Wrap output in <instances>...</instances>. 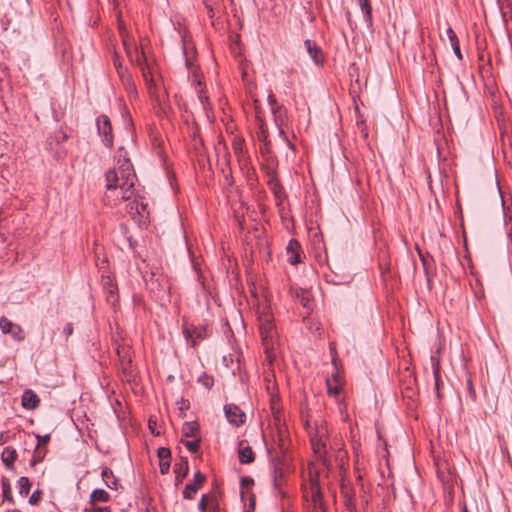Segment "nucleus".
<instances>
[{
	"label": "nucleus",
	"mask_w": 512,
	"mask_h": 512,
	"mask_svg": "<svg viewBox=\"0 0 512 512\" xmlns=\"http://www.w3.org/2000/svg\"><path fill=\"white\" fill-rule=\"evenodd\" d=\"M203 5L207 9V15L209 18L214 17V6L217 4V0H202Z\"/></svg>",
	"instance_id": "49530a36"
},
{
	"label": "nucleus",
	"mask_w": 512,
	"mask_h": 512,
	"mask_svg": "<svg viewBox=\"0 0 512 512\" xmlns=\"http://www.w3.org/2000/svg\"><path fill=\"white\" fill-rule=\"evenodd\" d=\"M181 442L186 446V448L191 453H197L199 451V448H200L201 438L198 437V438H195V440H192V441L181 440Z\"/></svg>",
	"instance_id": "a19ab883"
},
{
	"label": "nucleus",
	"mask_w": 512,
	"mask_h": 512,
	"mask_svg": "<svg viewBox=\"0 0 512 512\" xmlns=\"http://www.w3.org/2000/svg\"><path fill=\"white\" fill-rule=\"evenodd\" d=\"M271 408H272V411H273V416H274L275 424H279L281 422V413H280L279 409H275L274 406H272Z\"/></svg>",
	"instance_id": "0e129e2a"
},
{
	"label": "nucleus",
	"mask_w": 512,
	"mask_h": 512,
	"mask_svg": "<svg viewBox=\"0 0 512 512\" xmlns=\"http://www.w3.org/2000/svg\"><path fill=\"white\" fill-rule=\"evenodd\" d=\"M447 35L450 40V44L453 48L454 54L457 56L459 60H462V54L460 50L459 40L452 28L447 29Z\"/></svg>",
	"instance_id": "c85d7f7f"
},
{
	"label": "nucleus",
	"mask_w": 512,
	"mask_h": 512,
	"mask_svg": "<svg viewBox=\"0 0 512 512\" xmlns=\"http://www.w3.org/2000/svg\"><path fill=\"white\" fill-rule=\"evenodd\" d=\"M17 483H18L19 493L22 496H27L29 494L30 488H31V482H30L29 478L26 476H22L19 478Z\"/></svg>",
	"instance_id": "473e14b6"
},
{
	"label": "nucleus",
	"mask_w": 512,
	"mask_h": 512,
	"mask_svg": "<svg viewBox=\"0 0 512 512\" xmlns=\"http://www.w3.org/2000/svg\"><path fill=\"white\" fill-rule=\"evenodd\" d=\"M0 329L4 334H10L16 342H22L25 339V332L23 328L13 323L6 316L0 318Z\"/></svg>",
	"instance_id": "0eeeda50"
},
{
	"label": "nucleus",
	"mask_w": 512,
	"mask_h": 512,
	"mask_svg": "<svg viewBox=\"0 0 512 512\" xmlns=\"http://www.w3.org/2000/svg\"><path fill=\"white\" fill-rule=\"evenodd\" d=\"M96 126L99 136L102 138L103 144L111 148L113 146V128L109 117L101 114L96 119Z\"/></svg>",
	"instance_id": "423d86ee"
},
{
	"label": "nucleus",
	"mask_w": 512,
	"mask_h": 512,
	"mask_svg": "<svg viewBox=\"0 0 512 512\" xmlns=\"http://www.w3.org/2000/svg\"><path fill=\"white\" fill-rule=\"evenodd\" d=\"M276 167V159H271V161H267V164L262 165L261 169L265 173L267 179H278Z\"/></svg>",
	"instance_id": "cd10ccee"
},
{
	"label": "nucleus",
	"mask_w": 512,
	"mask_h": 512,
	"mask_svg": "<svg viewBox=\"0 0 512 512\" xmlns=\"http://www.w3.org/2000/svg\"><path fill=\"white\" fill-rule=\"evenodd\" d=\"M358 4L362 10L364 21L369 30H373L372 6L370 0H358Z\"/></svg>",
	"instance_id": "412c9836"
},
{
	"label": "nucleus",
	"mask_w": 512,
	"mask_h": 512,
	"mask_svg": "<svg viewBox=\"0 0 512 512\" xmlns=\"http://www.w3.org/2000/svg\"><path fill=\"white\" fill-rule=\"evenodd\" d=\"M174 473L176 474L175 482L176 485L181 483L183 479L188 475L189 465L188 460L185 457H181L179 462L174 464Z\"/></svg>",
	"instance_id": "f3484780"
},
{
	"label": "nucleus",
	"mask_w": 512,
	"mask_h": 512,
	"mask_svg": "<svg viewBox=\"0 0 512 512\" xmlns=\"http://www.w3.org/2000/svg\"><path fill=\"white\" fill-rule=\"evenodd\" d=\"M40 404V398L32 390H26L22 395V406L28 410L36 409Z\"/></svg>",
	"instance_id": "a211bd4d"
},
{
	"label": "nucleus",
	"mask_w": 512,
	"mask_h": 512,
	"mask_svg": "<svg viewBox=\"0 0 512 512\" xmlns=\"http://www.w3.org/2000/svg\"><path fill=\"white\" fill-rule=\"evenodd\" d=\"M200 432V426L198 422L191 421L185 422L182 427V434L184 437L198 438Z\"/></svg>",
	"instance_id": "5701e85b"
},
{
	"label": "nucleus",
	"mask_w": 512,
	"mask_h": 512,
	"mask_svg": "<svg viewBox=\"0 0 512 512\" xmlns=\"http://www.w3.org/2000/svg\"><path fill=\"white\" fill-rule=\"evenodd\" d=\"M291 296L310 313L313 310V299L310 291L306 289L291 288Z\"/></svg>",
	"instance_id": "9d476101"
},
{
	"label": "nucleus",
	"mask_w": 512,
	"mask_h": 512,
	"mask_svg": "<svg viewBox=\"0 0 512 512\" xmlns=\"http://www.w3.org/2000/svg\"><path fill=\"white\" fill-rule=\"evenodd\" d=\"M215 498H216V495L213 493L203 494L198 503V509L201 512H207L211 505L212 499H215Z\"/></svg>",
	"instance_id": "2f4dec72"
},
{
	"label": "nucleus",
	"mask_w": 512,
	"mask_h": 512,
	"mask_svg": "<svg viewBox=\"0 0 512 512\" xmlns=\"http://www.w3.org/2000/svg\"><path fill=\"white\" fill-rule=\"evenodd\" d=\"M222 172L224 174L225 184L229 187L233 186L234 180L232 177V172H231L230 167L228 166V172H226L224 168L222 169Z\"/></svg>",
	"instance_id": "603ef678"
},
{
	"label": "nucleus",
	"mask_w": 512,
	"mask_h": 512,
	"mask_svg": "<svg viewBox=\"0 0 512 512\" xmlns=\"http://www.w3.org/2000/svg\"><path fill=\"white\" fill-rule=\"evenodd\" d=\"M113 63H114V66L119 75H121V72L126 70L125 68L122 67V64L120 63V60H119V55L116 52L114 53V56H113Z\"/></svg>",
	"instance_id": "6e6d98bb"
},
{
	"label": "nucleus",
	"mask_w": 512,
	"mask_h": 512,
	"mask_svg": "<svg viewBox=\"0 0 512 512\" xmlns=\"http://www.w3.org/2000/svg\"><path fill=\"white\" fill-rule=\"evenodd\" d=\"M253 485H254V480H253V478H251L249 476L242 477L240 479L241 496H242V498H244V495H245L246 492H249L251 490Z\"/></svg>",
	"instance_id": "e433bc0d"
},
{
	"label": "nucleus",
	"mask_w": 512,
	"mask_h": 512,
	"mask_svg": "<svg viewBox=\"0 0 512 512\" xmlns=\"http://www.w3.org/2000/svg\"><path fill=\"white\" fill-rule=\"evenodd\" d=\"M120 34L122 36L123 44L126 47L127 52L130 54L128 44H127V36L124 27L120 24L119 25Z\"/></svg>",
	"instance_id": "680f3d73"
},
{
	"label": "nucleus",
	"mask_w": 512,
	"mask_h": 512,
	"mask_svg": "<svg viewBox=\"0 0 512 512\" xmlns=\"http://www.w3.org/2000/svg\"><path fill=\"white\" fill-rule=\"evenodd\" d=\"M259 122H260V124H259V131L257 132V139L260 142L269 141L268 140L269 132H268V128H267L265 122L263 120H261Z\"/></svg>",
	"instance_id": "ea45409f"
},
{
	"label": "nucleus",
	"mask_w": 512,
	"mask_h": 512,
	"mask_svg": "<svg viewBox=\"0 0 512 512\" xmlns=\"http://www.w3.org/2000/svg\"><path fill=\"white\" fill-rule=\"evenodd\" d=\"M110 500V495L104 489H94L89 498V502L92 505H95L98 502H108Z\"/></svg>",
	"instance_id": "393cba45"
},
{
	"label": "nucleus",
	"mask_w": 512,
	"mask_h": 512,
	"mask_svg": "<svg viewBox=\"0 0 512 512\" xmlns=\"http://www.w3.org/2000/svg\"><path fill=\"white\" fill-rule=\"evenodd\" d=\"M282 478H283V471H282V469L280 467H278V466H275V468H274V475H273V481H274V486L275 487H279L280 486Z\"/></svg>",
	"instance_id": "09e8293b"
},
{
	"label": "nucleus",
	"mask_w": 512,
	"mask_h": 512,
	"mask_svg": "<svg viewBox=\"0 0 512 512\" xmlns=\"http://www.w3.org/2000/svg\"><path fill=\"white\" fill-rule=\"evenodd\" d=\"M305 48L314 61L315 64L319 65L323 63V52L322 49L312 40L307 39L304 42Z\"/></svg>",
	"instance_id": "2eb2a0df"
},
{
	"label": "nucleus",
	"mask_w": 512,
	"mask_h": 512,
	"mask_svg": "<svg viewBox=\"0 0 512 512\" xmlns=\"http://www.w3.org/2000/svg\"><path fill=\"white\" fill-rule=\"evenodd\" d=\"M327 433L328 428L324 421H321L320 424L316 422L314 433L310 432V441L313 447V451L319 458H324L327 453L326 442L324 440V437L327 435Z\"/></svg>",
	"instance_id": "20e7f679"
},
{
	"label": "nucleus",
	"mask_w": 512,
	"mask_h": 512,
	"mask_svg": "<svg viewBox=\"0 0 512 512\" xmlns=\"http://www.w3.org/2000/svg\"><path fill=\"white\" fill-rule=\"evenodd\" d=\"M136 62L138 66L142 69L143 77L145 78L147 84L149 85V89H151L153 85V79L151 77L149 78L150 72H146L145 70V57L143 53H138L136 51Z\"/></svg>",
	"instance_id": "7c9ffc66"
},
{
	"label": "nucleus",
	"mask_w": 512,
	"mask_h": 512,
	"mask_svg": "<svg viewBox=\"0 0 512 512\" xmlns=\"http://www.w3.org/2000/svg\"><path fill=\"white\" fill-rule=\"evenodd\" d=\"M42 491L40 489L34 491L29 498V503L31 505H37L41 500Z\"/></svg>",
	"instance_id": "3c124183"
},
{
	"label": "nucleus",
	"mask_w": 512,
	"mask_h": 512,
	"mask_svg": "<svg viewBox=\"0 0 512 512\" xmlns=\"http://www.w3.org/2000/svg\"><path fill=\"white\" fill-rule=\"evenodd\" d=\"M116 158L119 166L109 169L105 173L106 188L108 191H115L119 188L120 199L129 200L134 194L137 176L132 163L126 157L124 148H119Z\"/></svg>",
	"instance_id": "f257e3e1"
},
{
	"label": "nucleus",
	"mask_w": 512,
	"mask_h": 512,
	"mask_svg": "<svg viewBox=\"0 0 512 512\" xmlns=\"http://www.w3.org/2000/svg\"><path fill=\"white\" fill-rule=\"evenodd\" d=\"M116 354L119 359V363L128 362L132 360V350L131 347L127 344H118L116 347Z\"/></svg>",
	"instance_id": "b1692460"
},
{
	"label": "nucleus",
	"mask_w": 512,
	"mask_h": 512,
	"mask_svg": "<svg viewBox=\"0 0 512 512\" xmlns=\"http://www.w3.org/2000/svg\"><path fill=\"white\" fill-rule=\"evenodd\" d=\"M157 456L159 461H171V451L167 447H160L157 449Z\"/></svg>",
	"instance_id": "c03bdc74"
},
{
	"label": "nucleus",
	"mask_w": 512,
	"mask_h": 512,
	"mask_svg": "<svg viewBox=\"0 0 512 512\" xmlns=\"http://www.w3.org/2000/svg\"><path fill=\"white\" fill-rule=\"evenodd\" d=\"M104 290L107 292L108 296H113L117 291V286L112 282V280L108 277L103 283Z\"/></svg>",
	"instance_id": "a18cd8bd"
},
{
	"label": "nucleus",
	"mask_w": 512,
	"mask_h": 512,
	"mask_svg": "<svg viewBox=\"0 0 512 512\" xmlns=\"http://www.w3.org/2000/svg\"><path fill=\"white\" fill-rule=\"evenodd\" d=\"M123 84L126 86L128 91H135L136 87L133 82L132 76L128 73L127 69L121 72V75H119Z\"/></svg>",
	"instance_id": "72a5a7b5"
},
{
	"label": "nucleus",
	"mask_w": 512,
	"mask_h": 512,
	"mask_svg": "<svg viewBox=\"0 0 512 512\" xmlns=\"http://www.w3.org/2000/svg\"><path fill=\"white\" fill-rule=\"evenodd\" d=\"M130 205V210L132 211L133 209H135L138 214H141L142 211L146 210V204H144L143 202L139 203L137 201H134L133 203H130Z\"/></svg>",
	"instance_id": "864d4df0"
},
{
	"label": "nucleus",
	"mask_w": 512,
	"mask_h": 512,
	"mask_svg": "<svg viewBox=\"0 0 512 512\" xmlns=\"http://www.w3.org/2000/svg\"><path fill=\"white\" fill-rule=\"evenodd\" d=\"M267 185L272 191L277 205H280L283 201V198L286 196L283 186L280 183L279 179H267Z\"/></svg>",
	"instance_id": "6ab92c4d"
},
{
	"label": "nucleus",
	"mask_w": 512,
	"mask_h": 512,
	"mask_svg": "<svg viewBox=\"0 0 512 512\" xmlns=\"http://www.w3.org/2000/svg\"><path fill=\"white\" fill-rule=\"evenodd\" d=\"M238 458L241 464H250L255 460V454L252 448L247 445L239 450Z\"/></svg>",
	"instance_id": "a878e982"
},
{
	"label": "nucleus",
	"mask_w": 512,
	"mask_h": 512,
	"mask_svg": "<svg viewBox=\"0 0 512 512\" xmlns=\"http://www.w3.org/2000/svg\"><path fill=\"white\" fill-rule=\"evenodd\" d=\"M254 108H255L257 120H259V121L263 120L262 116H261L262 110H261V107H260V101L258 99L254 100Z\"/></svg>",
	"instance_id": "13d9d810"
},
{
	"label": "nucleus",
	"mask_w": 512,
	"mask_h": 512,
	"mask_svg": "<svg viewBox=\"0 0 512 512\" xmlns=\"http://www.w3.org/2000/svg\"><path fill=\"white\" fill-rule=\"evenodd\" d=\"M430 362H431L432 372H433L434 381H435L436 394H437L438 399H441L442 398V394H441L442 381H441V376H440V371H441L440 360L437 356L431 355Z\"/></svg>",
	"instance_id": "ddd939ff"
},
{
	"label": "nucleus",
	"mask_w": 512,
	"mask_h": 512,
	"mask_svg": "<svg viewBox=\"0 0 512 512\" xmlns=\"http://www.w3.org/2000/svg\"><path fill=\"white\" fill-rule=\"evenodd\" d=\"M182 333L191 347H196L200 341L207 339L210 335L207 324H194L183 318Z\"/></svg>",
	"instance_id": "7ed1b4c3"
},
{
	"label": "nucleus",
	"mask_w": 512,
	"mask_h": 512,
	"mask_svg": "<svg viewBox=\"0 0 512 512\" xmlns=\"http://www.w3.org/2000/svg\"><path fill=\"white\" fill-rule=\"evenodd\" d=\"M202 147H203V140L201 138H199L198 140L194 141V149L196 151L200 152Z\"/></svg>",
	"instance_id": "338daca9"
},
{
	"label": "nucleus",
	"mask_w": 512,
	"mask_h": 512,
	"mask_svg": "<svg viewBox=\"0 0 512 512\" xmlns=\"http://www.w3.org/2000/svg\"><path fill=\"white\" fill-rule=\"evenodd\" d=\"M344 493V504L347 510L350 512H353L355 510V496L353 493H350L348 491H343Z\"/></svg>",
	"instance_id": "58836bf2"
},
{
	"label": "nucleus",
	"mask_w": 512,
	"mask_h": 512,
	"mask_svg": "<svg viewBox=\"0 0 512 512\" xmlns=\"http://www.w3.org/2000/svg\"><path fill=\"white\" fill-rule=\"evenodd\" d=\"M17 451L13 447H5L2 454H1V460L3 464L6 466V468L11 469L14 465V462L17 459Z\"/></svg>",
	"instance_id": "4be33fe9"
},
{
	"label": "nucleus",
	"mask_w": 512,
	"mask_h": 512,
	"mask_svg": "<svg viewBox=\"0 0 512 512\" xmlns=\"http://www.w3.org/2000/svg\"><path fill=\"white\" fill-rule=\"evenodd\" d=\"M156 426H157L156 420L149 419L148 427H149L151 433L154 435H160V432L155 430Z\"/></svg>",
	"instance_id": "e2e57ef3"
},
{
	"label": "nucleus",
	"mask_w": 512,
	"mask_h": 512,
	"mask_svg": "<svg viewBox=\"0 0 512 512\" xmlns=\"http://www.w3.org/2000/svg\"><path fill=\"white\" fill-rule=\"evenodd\" d=\"M144 280L148 290L156 300L163 301L169 298L171 283L166 275L151 272L149 276H144Z\"/></svg>",
	"instance_id": "f03ea898"
},
{
	"label": "nucleus",
	"mask_w": 512,
	"mask_h": 512,
	"mask_svg": "<svg viewBox=\"0 0 512 512\" xmlns=\"http://www.w3.org/2000/svg\"><path fill=\"white\" fill-rule=\"evenodd\" d=\"M310 492L311 501L314 505V508L321 510V512H326L323 502V495L317 477L312 478L310 481Z\"/></svg>",
	"instance_id": "9b49d317"
},
{
	"label": "nucleus",
	"mask_w": 512,
	"mask_h": 512,
	"mask_svg": "<svg viewBox=\"0 0 512 512\" xmlns=\"http://www.w3.org/2000/svg\"><path fill=\"white\" fill-rule=\"evenodd\" d=\"M101 477L108 488L112 490L118 489L119 480L116 478L113 471L109 467L102 468Z\"/></svg>",
	"instance_id": "aec40b11"
},
{
	"label": "nucleus",
	"mask_w": 512,
	"mask_h": 512,
	"mask_svg": "<svg viewBox=\"0 0 512 512\" xmlns=\"http://www.w3.org/2000/svg\"><path fill=\"white\" fill-rule=\"evenodd\" d=\"M207 512H222L218 498L212 499L211 505Z\"/></svg>",
	"instance_id": "5fc2aeb1"
},
{
	"label": "nucleus",
	"mask_w": 512,
	"mask_h": 512,
	"mask_svg": "<svg viewBox=\"0 0 512 512\" xmlns=\"http://www.w3.org/2000/svg\"><path fill=\"white\" fill-rule=\"evenodd\" d=\"M159 470L162 475H165L170 470V461L159 462Z\"/></svg>",
	"instance_id": "4d7b16f0"
},
{
	"label": "nucleus",
	"mask_w": 512,
	"mask_h": 512,
	"mask_svg": "<svg viewBox=\"0 0 512 512\" xmlns=\"http://www.w3.org/2000/svg\"><path fill=\"white\" fill-rule=\"evenodd\" d=\"M205 482L206 476L202 472L197 471L194 474L193 479L186 484L183 490V498L187 500H192Z\"/></svg>",
	"instance_id": "6e6552de"
},
{
	"label": "nucleus",
	"mask_w": 512,
	"mask_h": 512,
	"mask_svg": "<svg viewBox=\"0 0 512 512\" xmlns=\"http://www.w3.org/2000/svg\"><path fill=\"white\" fill-rule=\"evenodd\" d=\"M267 101H268V104L271 106V110L274 115L276 124L278 126H282V123H283L282 113L285 112L286 110L284 109L283 106L278 105L277 99L272 92L268 95Z\"/></svg>",
	"instance_id": "dca6fc26"
},
{
	"label": "nucleus",
	"mask_w": 512,
	"mask_h": 512,
	"mask_svg": "<svg viewBox=\"0 0 512 512\" xmlns=\"http://www.w3.org/2000/svg\"><path fill=\"white\" fill-rule=\"evenodd\" d=\"M84 512H111L109 507H91L85 508Z\"/></svg>",
	"instance_id": "bf43d9fd"
},
{
	"label": "nucleus",
	"mask_w": 512,
	"mask_h": 512,
	"mask_svg": "<svg viewBox=\"0 0 512 512\" xmlns=\"http://www.w3.org/2000/svg\"><path fill=\"white\" fill-rule=\"evenodd\" d=\"M119 369L122 372V374L125 376L126 380H130L131 377H133V367H132V360H129L128 362H121L119 363Z\"/></svg>",
	"instance_id": "c9c22d12"
},
{
	"label": "nucleus",
	"mask_w": 512,
	"mask_h": 512,
	"mask_svg": "<svg viewBox=\"0 0 512 512\" xmlns=\"http://www.w3.org/2000/svg\"><path fill=\"white\" fill-rule=\"evenodd\" d=\"M36 438H37V446H36V449L37 450H40V446L41 445H44V444H47L50 439H51V436L50 434H45V435H36Z\"/></svg>",
	"instance_id": "8fccbe9b"
},
{
	"label": "nucleus",
	"mask_w": 512,
	"mask_h": 512,
	"mask_svg": "<svg viewBox=\"0 0 512 512\" xmlns=\"http://www.w3.org/2000/svg\"><path fill=\"white\" fill-rule=\"evenodd\" d=\"M46 451H47V450L45 449V450L43 451V453H42V451H41V450H37V449H36V450H35V453H34V455H33V457H32V459H31V461H30V465H31V466H35V465H37L38 463H40V462L44 459V456H45Z\"/></svg>",
	"instance_id": "de8ad7c7"
},
{
	"label": "nucleus",
	"mask_w": 512,
	"mask_h": 512,
	"mask_svg": "<svg viewBox=\"0 0 512 512\" xmlns=\"http://www.w3.org/2000/svg\"><path fill=\"white\" fill-rule=\"evenodd\" d=\"M232 149L237 158L240 160L244 154V140L242 138H235L232 144Z\"/></svg>",
	"instance_id": "4c0bfd02"
},
{
	"label": "nucleus",
	"mask_w": 512,
	"mask_h": 512,
	"mask_svg": "<svg viewBox=\"0 0 512 512\" xmlns=\"http://www.w3.org/2000/svg\"><path fill=\"white\" fill-rule=\"evenodd\" d=\"M67 139L68 135L66 134V132L63 131L62 129H59L55 131L50 137H48L47 145L50 149H52L54 143L60 144L62 142H65Z\"/></svg>",
	"instance_id": "c756f323"
},
{
	"label": "nucleus",
	"mask_w": 512,
	"mask_h": 512,
	"mask_svg": "<svg viewBox=\"0 0 512 512\" xmlns=\"http://www.w3.org/2000/svg\"><path fill=\"white\" fill-rule=\"evenodd\" d=\"M467 389H468V392H469V395L471 396V398L475 399L476 392H475L472 380L470 378L467 380Z\"/></svg>",
	"instance_id": "052dcab7"
},
{
	"label": "nucleus",
	"mask_w": 512,
	"mask_h": 512,
	"mask_svg": "<svg viewBox=\"0 0 512 512\" xmlns=\"http://www.w3.org/2000/svg\"><path fill=\"white\" fill-rule=\"evenodd\" d=\"M224 412L226 419L230 424L239 427L245 423L246 415L239 406L235 404H226L224 406Z\"/></svg>",
	"instance_id": "1a4fd4ad"
},
{
	"label": "nucleus",
	"mask_w": 512,
	"mask_h": 512,
	"mask_svg": "<svg viewBox=\"0 0 512 512\" xmlns=\"http://www.w3.org/2000/svg\"><path fill=\"white\" fill-rule=\"evenodd\" d=\"M343 378L340 372H336L326 380L327 392L330 395H338L342 390Z\"/></svg>",
	"instance_id": "4468645a"
},
{
	"label": "nucleus",
	"mask_w": 512,
	"mask_h": 512,
	"mask_svg": "<svg viewBox=\"0 0 512 512\" xmlns=\"http://www.w3.org/2000/svg\"><path fill=\"white\" fill-rule=\"evenodd\" d=\"M263 145L260 147V153L263 157H266L267 161H271V159H275L272 156L271 143L270 141L262 142Z\"/></svg>",
	"instance_id": "37998d69"
},
{
	"label": "nucleus",
	"mask_w": 512,
	"mask_h": 512,
	"mask_svg": "<svg viewBox=\"0 0 512 512\" xmlns=\"http://www.w3.org/2000/svg\"><path fill=\"white\" fill-rule=\"evenodd\" d=\"M1 489H2L3 500L8 501L13 504L14 498L12 495L11 483H10L9 479L5 476H2V478H1Z\"/></svg>",
	"instance_id": "bb28decb"
},
{
	"label": "nucleus",
	"mask_w": 512,
	"mask_h": 512,
	"mask_svg": "<svg viewBox=\"0 0 512 512\" xmlns=\"http://www.w3.org/2000/svg\"><path fill=\"white\" fill-rule=\"evenodd\" d=\"M260 334L262 337L263 344L266 352L269 351L270 347L274 344V338L277 334L275 324L272 317L268 314L259 317Z\"/></svg>",
	"instance_id": "39448f33"
},
{
	"label": "nucleus",
	"mask_w": 512,
	"mask_h": 512,
	"mask_svg": "<svg viewBox=\"0 0 512 512\" xmlns=\"http://www.w3.org/2000/svg\"><path fill=\"white\" fill-rule=\"evenodd\" d=\"M123 84L126 86L128 91H135L136 87L133 82L132 76L128 73L127 69L121 72V75H119Z\"/></svg>",
	"instance_id": "f704fd0d"
},
{
	"label": "nucleus",
	"mask_w": 512,
	"mask_h": 512,
	"mask_svg": "<svg viewBox=\"0 0 512 512\" xmlns=\"http://www.w3.org/2000/svg\"><path fill=\"white\" fill-rule=\"evenodd\" d=\"M198 383H200L202 386H204L207 389H211L212 386L214 385V378H213V376H211L207 373H203L198 378Z\"/></svg>",
	"instance_id": "79ce46f5"
},
{
	"label": "nucleus",
	"mask_w": 512,
	"mask_h": 512,
	"mask_svg": "<svg viewBox=\"0 0 512 512\" xmlns=\"http://www.w3.org/2000/svg\"><path fill=\"white\" fill-rule=\"evenodd\" d=\"M416 250L418 252V255L423 263V266L426 267V258H425V255L422 253L421 249L419 248V246H416Z\"/></svg>",
	"instance_id": "774afa93"
},
{
	"label": "nucleus",
	"mask_w": 512,
	"mask_h": 512,
	"mask_svg": "<svg viewBox=\"0 0 512 512\" xmlns=\"http://www.w3.org/2000/svg\"><path fill=\"white\" fill-rule=\"evenodd\" d=\"M63 333L68 337L73 333V325L72 323H67L63 329Z\"/></svg>",
	"instance_id": "69168bd1"
},
{
	"label": "nucleus",
	"mask_w": 512,
	"mask_h": 512,
	"mask_svg": "<svg viewBox=\"0 0 512 512\" xmlns=\"http://www.w3.org/2000/svg\"><path fill=\"white\" fill-rule=\"evenodd\" d=\"M288 262L292 265L301 262V245L296 239H291L287 245Z\"/></svg>",
	"instance_id": "f8f14e48"
}]
</instances>
